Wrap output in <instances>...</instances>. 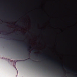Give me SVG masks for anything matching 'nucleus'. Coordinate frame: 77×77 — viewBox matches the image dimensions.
Instances as JSON below:
<instances>
[{
  "label": "nucleus",
  "instance_id": "f257e3e1",
  "mask_svg": "<svg viewBox=\"0 0 77 77\" xmlns=\"http://www.w3.org/2000/svg\"><path fill=\"white\" fill-rule=\"evenodd\" d=\"M36 51V50H34L32 52V53H34V52H35V51Z\"/></svg>",
  "mask_w": 77,
  "mask_h": 77
},
{
  "label": "nucleus",
  "instance_id": "f03ea898",
  "mask_svg": "<svg viewBox=\"0 0 77 77\" xmlns=\"http://www.w3.org/2000/svg\"><path fill=\"white\" fill-rule=\"evenodd\" d=\"M30 59V58H28V59H27L25 60H27V59Z\"/></svg>",
  "mask_w": 77,
  "mask_h": 77
},
{
  "label": "nucleus",
  "instance_id": "7ed1b4c3",
  "mask_svg": "<svg viewBox=\"0 0 77 77\" xmlns=\"http://www.w3.org/2000/svg\"><path fill=\"white\" fill-rule=\"evenodd\" d=\"M29 51V50H28V52H30V51Z\"/></svg>",
  "mask_w": 77,
  "mask_h": 77
},
{
  "label": "nucleus",
  "instance_id": "20e7f679",
  "mask_svg": "<svg viewBox=\"0 0 77 77\" xmlns=\"http://www.w3.org/2000/svg\"><path fill=\"white\" fill-rule=\"evenodd\" d=\"M35 54V55H36V54Z\"/></svg>",
  "mask_w": 77,
  "mask_h": 77
}]
</instances>
